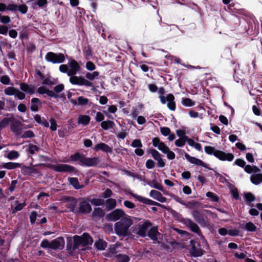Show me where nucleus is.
Masks as SVG:
<instances>
[{"mask_svg": "<svg viewBox=\"0 0 262 262\" xmlns=\"http://www.w3.org/2000/svg\"><path fill=\"white\" fill-rule=\"evenodd\" d=\"M205 152L209 155H214L216 158L221 161H232L234 156L232 153H226L220 150H217L215 147L211 146H205L204 147Z\"/></svg>", "mask_w": 262, "mask_h": 262, "instance_id": "obj_1", "label": "nucleus"}, {"mask_svg": "<svg viewBox=\"0 0 262 262\" xmlns=\"http://www.w3.org/2000/svg\"><path fill=\"white\" fill-rule=\"evenodd\" d=\"M133 224V221L128 217H122L119 222L115 224L114 229L119 236L128 235L129 228Z\"/></svg>", "mask_w": 262, "mask_h": 262, "instance_id": "obj_2", "label": "nucleus"}, {"mask_svg": "<svg viewBox=\"0 0 262 262\" xmlns=\"http://www.w3.org/2000/svg\"><path fill=\"white\" fill-rule=\"evenodd\" d=\"M190 245L191 246L189 249V253L191 256L198 257L202 256L205 253V251L202 249L200 243L194 239L190 241Z\"/></svg>", "mask_w": 262, "mask_h": 262, "instance_id": "obj_3", "label": "nucleus"}, {"mask_svg": "<svg viewBox=\"0 0 262 262\" xmlns=\"http://www.w3.org/2000/svg\"><path fill=\"white\" fill-rule=\"evenodd\" d=\"M45 59L48 62L52 63H61L64 61L65 57L61 53H55L49 52L45 55Z\"/></svg>", "mask_w": 262, "mask_h": 262, "instance_id": "obj_4", "label": "nucleus"}, {"mask_svg": "<svg viewBox=\"0 0 262 262\" xmlns=\"http://www.w3.org/2000/svg\"><path fill=\"white\" fill-rule=\"evenodd\" d=\"M159 98L160 100V102L163 104H164L167 101V106L169 110L172 111H174L176 108V104L174 101L175 97L172 94H168L166 97L164 95H159Z\"/></svg>", "mask_w": 262, "mask_h": 262, "instance_id": "obj_5", "label": "nucleus"}, {"mask_svg": "<svg viewBox=\"0 0 262 262\" xmlns=\"http://www.w3.org/2000/svg\"><path fill=\"white\" fill-rule=\"evenodd\" d=\"M51 168L55 171L58 172H69L76 173L78 172V170L75 167L66 164L53 165L51 166Z\"/></svg>", "mask_w": 262, "mask_h": 262, "instance_id": "obj_6", "label": "nucleus"}, {"mask_svg": "<svg viewBox=\"0 0 262 262\" xmlns=\"http://www.w3.org/2000/svg\"><path fill=\"white\" fill-rule=\"evenodd\" d=\"M88 198H82L79 204L78 210L75 213H80L83 214H88L92 211L91 205L89 203Z\"/></svg>", "mask_w": 262, "mask_h": 262, "instance_id": "obj_7", "label": "nucleus"}, {"mask_svg": "<svg viewBox=\"0 0 262 262\" xmlns=\"http://www.w3.org/2000/svg\"><path fill=\"white\" fill-rule=\"evenodd\" d=\"M182 223L188 227L191 231L197 234L200 237L204 238V236L199 226L191 220L188 218L183 219Z\"/></svg>", "mask_w": 262, "mask_h": 262, "instance_id": "obj_8", "label": "nucleus"}, {"mask_svg": "<svg viewBox=\"0 0 262 262\" xmlns=\"http://www.w3.org/2000/svg\"><path fill=\"white\" fill-rule=\"evenodd\" d=\"M70 82L74 85H84L86 86H93V83L85 79L82 76H74L70 78Z\"/></svg>", "mask_w": 262, "mask_h": 262, "instance_id": "obj_9", "label": "nucleus"}, {"mask_svg": "<svg viewBox=\"0 0 262 262\" xmlns=\"http://www.w3.org/2000/svg\"><path fill=\"white\" fill-rule=\"evenodd\" d=\"M150 227L151 228L149 229L147 233L148 236L153 241H157L158 244H161V247L163 248H167V247L164 244V243L158 240V236L161 235V234L158 231V226H151Z\"/></svg>", "mask_w": 262, "mask_h": 262, "instance_id": "obj_10", "label": "nucleus"}, {"mask_svg": "<svg viewBox=\"0 0 262 262\" xmlns=\"http://www.w3.org/2000/svg\"><path fill=\"white\" fill-rule=\"evenodd\" d=\"M125 215L124 211L121 209H116L106 216L108 221L115 222L120 220Z\"/></svg>", "mask_w": 262, "mask_h": 262, "instance_id": "obj_11", "label": "nucleus"}, {"mask_svg": "<svg viewBox=\"0 0 262 262\" xmlns=\"http://www.w3.org/2000/svg\"><path fill=\"white\" fill-rule=\"evenodd\" d=\"M63 201L67 203L66 205V207L69 209V211L75 213V208L77 204V199L74 196H64Z\"/></svg>", "mask_w": 262, "mask_h": 262, "instance_id": "obj_12", "label": "nucleus"}, {"mask_svg": "<svg viewBox=\"0 0 262 262\" xmlns=\"http://www.w3.org/2000/svg\"><path fill=\"white\" fill-rule=\"evenodd\" d=\"M191 214L195 221L201 226L205 227L206 226V221L203 214L201 212L197 210H195L192 212Z\"/></svg>", "mask_w": 262, "mask_h": 262, "instance_id": "obj_13", "label": "nucleus"}, {"mask_svg": "<svg viewBox=\"0 0 262 262\" xmlns=\"http://www.w3.org/2000/svg\"><path fill=\"white\" fill-rule=\"evenodd\" d=\"M152 225L151 222L146 220L142 224L139 225L137 234L141 237H144L146 235V233L148 228Z\"/></svg>", "mask_w": 262, "mask_h": 262, "instance_id": "obj_14", "label": "nucleus"}, {"mask_svg": "<svg viewBox=\"0 0 262 262\" xmlns=\"http://www.w3.org/2000/svg\"><path fill=\"white\" fill-rule=\"evenodd\" d=\"M148 152L150 154L153 158L158 161V166L159 167H163L165 165V163L161 158V155L155 149L152 148L148 150Z\"/></svg>", "mask_w": 262, "mask_h": 262, "instance_id": "obj_15", "label": "nucleus"}, {"mask_svg": "<svg viewBox=\"0 0 262 262\" xmlns=\"http://www.w3.org/2000/svg\"><path fill=\"white\" fill-rule=\"evenodd\" d=\"M64 239L60 236L51 242L50 248L53 250L62 249L64 246Z\"/></svg>", "mask_w": 262, "mask_h": 262, "instance_id": "obj_16", "label": "nucleus"}, {"mask_svg": "<svg viewBox=\"0 0 262 262\" xmlns=\"http://www.w3.org/2000/svg\"><path fill=\"white\" fill-rule=\"evenodd\" d=\"M10 128L11 131L15 134L16 136H19L21 134L22 123L18 120H15L11 122Z\"/></svg>", "mask_w": 262, "mask_h": 262, "instance_id": "obj_17", "label": "nucleus"}, {"mask_svg": "<svg viewBox=\"0 0 262 262\" xmlns=\"http://www.w3.org/2000/svg\"><path fill=\"white\" fill-rule=\"evenodd\" d=\"M99 162L100 160L98 157L87 158L84 156L82 166L88 167L96 166Z\"/></svg>", "mask_w": 262, "mask_h": 262, "instance_id": "obj_18", "label": "nucleus"}, {"mask_svg": "<svg viewBox=\"0 0 262 262\" xmlns=\"http://www.w3.org/2000/svg\"><path fill=\"white\" fill-rule=\"evenodd\" d=\"M129 194L131 196L134 197L135 199L137 200L138 201L143 203L145 204L149 205H154L156 204L155 201H154L151 200H150L148 198H145L144 196L139 195L137 194H135L132 192H129Z\"/></svg>", "mask_w": 262, "mask_h": 262, "instance_id": "obj_19", "label": "nucleus"}, {"mask_svg": "<svg viewBox=\"0 0 262 262\" xmlns=\"http://www.w3.org/2000/svg\"><path fill=\"white\" fill-rule=\"evenodd\" d=\"M185 157L186 159L191 163L194 164L196 165L201 166L205 168L207 167V164L205 163L203 161L195 157H191L186 152H185Z\"/></svg>", "mask_w": 262, "mask_h": 262, "instance_id": "obj_20", "label": "nucleus"}, {"mask_svg": "<svg viewBox=\"0 0 262 262\" xmlns=\"http://www.w3.org/2000/svg\"><path fill=\"white\" fill-rule=\"evenodd\" d=\"M84 157V155L80 154L79 152H76L74 154L71 155L70 156L69 160H65L64 161L66 162L79 161L80 163L79 164L82 166Z\"/></svg>", "mask_w": 262, "mask_h": 262, "instance_id": "obj_21", "label": "nucleus"}, {"mask_svg": "<svg viewBox=\"0 0 262 262\" xmlns=\"http://www.w3.org/2000/svg\"><path fill=\"white\" fill-rule=\"evenodd\" d=\"M37 92L39 94L43 95L46 94L48 96L51 97H54L55 98H57L58 97V95L55 93L54 91L47 89L44 86H41L39 88H38Z\"/></svg>", "mask_w": 262, "mask_h": 262, "instance_id": "obj_22", "label": "nucleus"}, {"mask_svg": "<svg viewBox=\"0 0 262 262\" xmlns=\"http://www.w3.org/2000/svg\"><path fill=\"white\" fill-rule=\"evenodd\" d=\"M70 102L74 105L84 106L88 104L89 100L87 98L80 96L78 97L77 100L71 99Z\"/></svg>", "mask_w": 262, "mask_h": 262, "instance_id": "obj_23", "label": "nucleus"}, {"mask_svg": "<svg viewBox=\"0 0 262 262\" xmlns=\"http://www.w3.org/2000/svg\"><path fill=\"white\" fill-rule=\"evenodd\" d=\"M20 89L22 91L30 95L35 93V86L32 85H29L25 82L20 83Z\"/></svg>", "mask_w": 262, "mask_h": 262, "instance_id": "obj_24", "label": "nucleus"}, {"mask_svg": "<svg viewBox=\"0 0 262 262\" xmlns=\"http://www.w3.org/2000/svg\"><path fill=\"white\" fill-rule=\"evenodd\" d=\"M94 149L95 151L101 150L107 153H111L112 152V148L107 144L102 142L96 144Z\"/></svg>", "mask_w": 262, "mask_h": 262, "instance_id": "obj_25", "label": "nucleus"}, {"mask_svg": "<svg viewBox=\"0 0 262 262\" xmlns=\"http://www.w3.org/2000/svg\"><path fill=\"white\" fill-rule=\"evenodd\" d=\"M81 236L82 246L92 245L93 243L92 237L88 233H83Z\"/></svg>", "mask_w": 262, "mask_h": 262, "instance_id": "obj_26", "label": "nucleus"}, {"mask_svg": "<svg viewBox=\"0 0 262 262\" xmlns=\"http://www.w3.org/2000/svg\"><path fill=\"white\" fill-rule=\"evenodd\" d=\"M149 195L154 199H156L161 203H164L166 201V198L163 196L162 193L158 191L151 190L150 192Z\"/></svg>", "mask_w": 262, "mask_h": 262, "instance_id": "obj_27", "label": "nucleus"}, {"mask_svg": "<svg viewBox=\"0 0 262 262\" xmlns=\"http://www.w3.org/2000/svg\"><path fill=\"white\" fill-rule=\"evenodd\" d=\"M69 184L72 185L75 189H80L84 187L83 185H80L78 180L77 178L71 177L68 179Z\"/></svg>", "mask_w": 262, "mask_h": 262, "instance_id": "obj_28", "label": "nucleus"}, {"mask_svg": "<svg viewBox=\"0 0 262 262\" xmlns=\"http://www.w3.org/2000/svg\"><path fill=\"white\" fill-rule=\"evenodd\" d=\"M31 104L30 110L32 112H36L38 111V105H41L42 102L39 99L37 98H33L31 100Z\"/></svg>", "mask_w": 262, "mask_h": 262, "instance_id": "obj_29", "label": "nucleus"}, {"mask_svg": "<svg viewBox=\"0 0 262 262\" xmlns=\"http://www.w3.org/2000/svg\"><path fill=\"white\" fill-rule=\"evenodd\" d=\"M94 246L95 248L99 250H104L107 246V243L99 238L95 242Z\"/></svg>", "mask_w": 262, "mask_h": 262, "instance_id": "obj_30", "label": "nucleus"}, {"mask_svg": "<svg viewBox=\"0 0 262 262\" xmlns=\"http://www.w3.org/2000/svg\"><path fill=\"white\" fill-rule=\"evenodd\" d=\"M91 118L88 115H80L78 118V123L83 126L88 125L90 122Z\"/></svg>", "mask_w": 262, "mask_h": 262, "instance_id": "obj_31", "label": "nucleus"}, {"mask_svg": "<svg viewBox=\"0 0 262 262\" xmlns=\"http://www.w3.org/2000/svg\"><path fill=\"white\" fill-rule=\"evenodd\" d=\"M250 180L255 185L259 184L262 182V173L252 174L250 177Z\"/></svg>", "mask_w": 262, "mask_h": 262, "instance_id": "obj_32", "label": "nucleus"}, {"mask_svg": "<svg viewBox=\"0 0 262 262\" xmlns=\"http://www.w3.org/2000/svg\"><path fill=\"white\" fill-rule=\"evenodd\" d=\"M106 210L109 211L115 208L117 205L116 200L114 199L110 198L106 200Z\"/></svg>", "mask_w": 262, "mask_h": 262, "instance_id": "obj_33", "label": "nucleus"}, {"mask_svg": "<svg viewBox=\"0 0 262 262\" xmlns=\"http://www.w3.org/2000/svg\"><path fill=\"white\" fill-rule=\"evenodd\" d=\"M100 126L103 129L108 130L114 127L115 123L111 120L103 121L101 123Z\"/></svg>", "mask_w": 262, "mask_h": 262, "instance_id": "obj_34", "label": "nucleus"}, {"mask_svg": "<svg viewBox=\"0 0 262 262\" xmlns=\"http://www.w3.org/2000/svg\"><path fill=\"white\" fill-rule=\"evenodd\" d=\"M21 167V164L15 162H7L4 163L3 167L7 169H13Z\"/></svg>", "mask_w": 262, "mask_h": 262, "instance_id": "obj_35", "label": "nucleus"}, {"mask_svg": "<svg viewBox=\"0 0 262 262\" xmlns=\"http://www.w3.org/2000/svg\"><path fill=\"white\" fill-rule=\"evenodd\" d=\"M14 120V118L13 117L11 118H4L1 122H0V132L1 130L6 127L10 122H12Z\"/></svg>", "mask_w": 262, "mask_h": 262, "instance_id": "obj_36", "label": "nucleus"}, {"mask_svg": "<svg viewBox=\"0 0 262 262\" xmlns=\"http://www.w3.org/2000/svg\"><path fill=\"white\" fill-rule=\"evenodd\" d=\"M73 250L78 248L80 245L82 246L81 236L79 235H74L73 236Z\"/></svg>", "mask_w": 262, "mask_h": 262, "instance_id": "obj_37", "label": "nucleus"}, {"mask_svg": "<svg viewBox=\"0 0 262 262\" xmlns=\"http://www.w3.org/2000/svg\"><path fill=\"white\" fill-rule=\"evenodd\" d=\"M105 215V213L101 208H95L92 213L93 217H103Z\"/></svg>", "mask_w": 262, "mask_h": 262, "instance_id": "obj_38", "label": "nucleus"}, {"mask_svg": "<svg viewBox=\"0 0 262 262\" xmlns=\"http://www.w3.org/2000/svg\"><path fill=\"white\" fill-rule=\"evenodd\" d=\"M83 52L87 60L90 59L92 57L93 53L90 46L89 45L85 47L83 49Z\"/></svg>", "mask_w": 262, "mask_h": 262, "instance_id": "obj_39", "label": "nucleus"}, {"mask_svg": "<svg viewBox=\"0 0 262 262\" xmlns=\"http://www.w3.org/2000/svg\"><path fill=\"white\" fill-rule=\"evenodd\" d=\"M181 102L183 105L187 107L194 106L195 104V101L188 98H183Z\"/></svg>", "mask_w": 262, "mask_h": 262, "instance_id": "obj_40", "label": "nucleus"}, {"mask_svg": "<svg viewBox=\"0 0 262 262\" xmlns=\"http://www.w3.org/2000/svg\"><path fill=\"white\" fill-rule=\"evenodd\" d=\"M118 262H129L130 257L126 254H118L116 255Z\"/></svg>", "mask_w": 262, "mask_h": 262, "instance_id": "obj_41", "label": "nucleus"}, {"mask_svg": "<svg viewBox=\"0 0 262 262\" xmlns=\"http://www.w3.org/2000/svg\"><path fill=\"white\" fill-rule=\"evenodd\" d=\"M17 89L13 86H9L6 88L4 90V93L6 95L9 96L15 95L17 91Z\"/></svg>", "mask_w": 262, "mask_h": 262, "instance_id": "obj_42", "label": "nucleus"}, {"mask_svg": "<svg viewBox=\"0 0 262 262\" xmlns=\"http://www.w3.org/2000/svg\"><path fill=\"white\" fill-rule=\"evenodd\" d=\"M16 204H17L16 206L14 208V209L12 210L11 213L12 214H14L18 211L21 210L26 205L25 202L22 203H18V201H16L15 202Z\"/></svg>", "mask_w": 262, "mask_h": 262, "instance_id": "obj_43", "label": "nucleus"}, {"mask_svg": "<svg viewBox=\"0 0 262 262\" xmlns=\"http://www.w3.org/2000/svg\"><path fill=\"white\" fill-rule=\"evenodd\" d=\"M23 169L25 173L29 174L32 173L36 174L38 173L37 170L32 167L24 166Z\"/></svg>", "mask_w": 262, "mask_h": 262, "instance_id": "obj_44", "label": "nucleus"}, {"mask_svg": "<svg viewBox=\"0 0 262 262\" xmlns=\"http://www.w3.org/2000/svg\"><path fill=\"white\" fill-rule=\"evenodd\" d=\"M244 198L247 202H252L255 201V196L251 192L244 193Z\"/></svg>", "mask_w": 262, "mask_h": 262, "instance_id": "obj_45", "label": "nucleus"}, {"mask_svg": "<svg viewBox=\"0 0 262 262\" xmlns=\"http://www.w3.org/2000/svg\"><path fill=\"white\" fill-rule=\"evenodd\" d=\"M70 69L79 71L80 67L77 61L75 59H72L69 63Z\"/></svg>", "mask_w": 262, "mask_h": 262, "instance_id": "obj_46", "label": "nucleus"}, {"mask_svg": "<svg viewBox=\"0 0 262 262\" xmlns=\"http://www.w3.org/2000/svg\"><path fill=\"white\" fill-rule=\"evenodd\" d=\"M99 73L97 71H94L93 73L87 72L85 74V77L89 80H93L97 76H98Z\"/></svg>", "mask_w": 262, "mask_h": 262, "instance_id": "obj_47", "label": "nucleus"}, {"mask_svg": "<svg viewBox=\"0 0 262 262\" xmlns=\"http://www.w3.org/2000/svg\"><path fill=\"white\" fill-rule=\"evenodd\" d=\"M117 108L116 105H109L108 107V112L106 111H103V113L105 114L106 116L110 118V116L108 115V112L111 113H115L117 112Z\"/></svg>", "mask_w": 262, "mask_h": 262, "instance_id": "obj_48", "label": "nucleus"}, {"mask_svg": "<svg viewBox=\"0 0 262 262\" xmlns=\"http://www.w3.org/2000/svg\"><path fill=\"white\" fill-rule=\"evenodd\" d=\"M11 20L8 15H2L0 13V22L4 25L9 24L11 22Z\"/></svg>", "mask_w": 262, "mask_h": 262, "instance_id": "obj_49", "label": "nucleus"}, {"mask_svg": "<svg viewBox=\"0 0 262 262\" xmlns=\"http://www.w3.org/2000/svg\"><path fill=\"white\" fill-rule=\"evenodd\" d=\"M40 148L35 145L29 144L28 145V151L31 155H34L35 151H38Z\"/></svg>", "mask_w": 262, "mask_h": 262, "instance_id": "obj_50", "label": "nucleus"}, {"mask_svg": "<svg viewBox=\"0 0 262 262\" xmlns=\"http://www.w3.org/2000/svg\"><path fill=\"white\" fill-rule=\"evenodd\" d=\"M19 154L15 150L10 151L7 155V158L10 160H14L19 157Z\"/></svg>", "mask_w": 262, "mask_h": 262, "instance_id": "obj_51", "label": "nucleus"}, {"mask_svg": "<svg viewBox=\"0 0 262 262\" xmlns=\"http://www.w3.org/2000/svg\"><path fill=\"white\" fill-rule=\"evenodd\" d=\"M206 196L210 198L211 200L214 202H218L219 201V198L218 196L212 192L209 191L207 192Z\"/></svg>", "mask_w": 262, "mask_h": 262, "instance_id": "obj_52", "label": "nucleus"}, {"mask_svg": "<svg viewBox=\"0 0 262 262\" xmlns=\"http://www.w3.org/2000/svg\"><path fill=\"white\" fill-rule=\"evenodd\" d=\"M89 201L95 206H101L103 205L104 200L102 199H93L92 200H89Z\"/></svg>", "mask_w": 262, "mask_h": 262, "instance_id": "obj_53", "label": "nucleus"}, {"mask_svg": "<svg viewBox=\"0 0 262 262\" xmlns=\"http://www.w3.org/2000/svg\"><path fill=\"white\" fill-rule=\"evenodd\" d=\"M244 228L247 231L251 232L255 231L256 230V227L251 222L246 223Z\"/></svg>", "mask_w": 262, "mask_h": 262, "instance_id": "obj_54", "label": "nucleus"}, {"mask_svg": "<svg viewBox=\"0 0 262 262\" xmlns=\"http://www.w3.org/2000/svg\"><path fill=\"white\" fill-rule=\"evenodd\" d=\"M10 27V25H0V34L6 35L9 31V29Z\"/></svg>", "mask_w": 262, "mask_h": 262, "instance_id": "obj_55", "label": "nucleus"}, {"mask_svg": "<svg viewBox=\"0 0 262 262\" xmlns=\"http://www.w3.org/2000/svg\"><path fill=\"white\" fill-rule=\"evenodd\" d=\"M231 194L233 199L238 200L240 199L238 191L237 188L234 187L230 190Z\"/></svg>", "mask_w": 262, "mask_h": 262, "instance_id": "obj_56", "label": "nucleus"}, {"mask_svg": "<svg viewBox=\"0 0 262 262\" xmlns=\"http://www.w3.org/2000/svg\"><path fill=\"white\" fill-rule=\"evenodd\" d=\"M38 216V214L36 211H33L31 212V214L30 215V223L32 225H33L35 224L36 220L37 219Z\"/></svg>", "mask_w": 262, "mask_h": 262, "instance_id": "obj_57", "label": "nucleus"}, {"mask_svg": "<svg viewBox=\"0 0 262 262\" xmlns=\"http://www.w3.org/2000/svg\"><path fill=\"white\" fill-rule=\"evenodd\" d=\"M34 137H35V134L31 130L25 132L24 134L21 136V138L24 139L32 138Z\"/></svg>", "mask_w": 262, "mask_h": 262, "instance_id": "obj_58", "label": "nucleus"}, {"mask_svg": "<svg viewBox=\"0 0 262 262\" xmlns=\"http://www.w3.org/2000/svg\"><path fill=\"white\" fill-rule=\"evenodd\" d=\"M158 148L164 154H166L169 150V148L164 142L161 143Z\"/></svg>", "mask_w": 262, "mask_h": 262, "instance_id": "obj_59", "label": "nucleus"}, {"mask_svg": "<svg viewBox=\"0 0 262 262\" xmlns=\"http://www.w3.org/2000/svg\"><path fill=\"white\" fill-rule=\"evenodd\" d=\"M176 134L180 139H186L188 137L186 135V131L184 129H178L176 130Z\"/></svg>", "mask_w": 262, "mask_h": 262, "instance_id": "obj_60", "label": "nucleus"}, {"mask_svg": "<svg viewBox=\"0 0 262 262\" xmlns=\"http://www.w3.org/2000/svg\"><path fill=\"white\" fill-rule=\"evenodd\" d=\"M133 147L141 148L143 146L141 141L140 139H137L133 140L131 144Z\"/></svg>", "mask_w": 262, "mask_h": 262, "instance_id": "obj_61", "label": "nucleus"}, {"mask_svg": "<svg viewBox=\"0 0 262 262\" xmlns=\"http://www.w3.org/2000/svg\"><path fill=\"white\" fill-rule=\"evenodd\" d=\"M160 132L164 136H168L170 133H171V130L168 127H160Z\"/></svg>", "mask_w": 262, "mask_h": 262, "instance_id": "obj_62", "label": "nucleus"}, {"mask_svg": "<svg viewBox=\"0 0 262 262\" xmlns=\"http://www.w3.org/2000/svg\"><path fill=\"white\" fill-rule=\"evenodd\" d=\"M113 192L110 188H107L103 193H101L100 196L103 198H108L112 196Z\"/></svg>", "mask_w": 262, "mask_h": 262, "instance_id": "obj_63", "label": "nucleus"}, {"mask_svg": "<svg viewBox=\"0 0 262 262\" xmlns=\"http://www.w3.org/2000/svg\"><path fill=\"white\" fill-rule=\"evenodd\" d=\"M28 10V7L26 4L18 6V10L21 14H26Z\"/></svg>", "mask_w": 262, "mask_h": 262, "instance_id": "obj_64", "label": "nucleus"}]
</instances>
